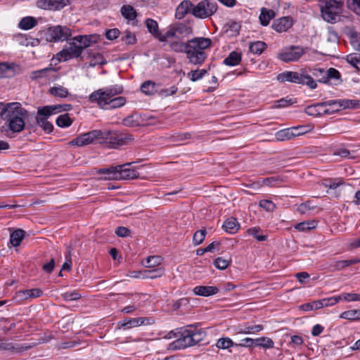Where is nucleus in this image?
<instances>
[{
  "label": "nucleus",
  "instance_id": "f257e3e1",
  "mask_svg": "<svg viewBox=\"0 0 360 360\" xmlns=\"http://www.w3.org/2000/svg\"><path fill=\"white\" fill-rule=\"evenodd\" d=\"M124 91L122 85L115 84L94 91L89 96V101L96 103L104 110L122 107L127 102L124 96H117Z\"/></svg>",
  "mask_w": 360,
  "mask_h": 360
},
{
  "label": "nucleus",
  "instance_id": "f03ea898",
  "mask_svg": "<svg viewBox=\"0 0 360 360\" xmlns=\"http://www.w3.org/2000/svg\"><path fill=\"white\" fill-rule=\"evenodd\" d=\"M212 45V42L210 38L194 37L188 40V46L186 52L188 62L193 65H202L208 56V51Z\"/></svg>",
  "mask_w": 360,
  "mask_h": 360
},
{
  "label": "nucleus",
  "instance_id": "7ed1b4c3",
  "mask_svg": "<svg viewBox=\"0 0 360 360\" xmlns=\"http://www.w3.org/2000/svg\"><path fill=\"white\" fill-rule=\"evenodd\" d=\"M72 108L70 104L52 105L39 107L37 108L35 120L37 124L41 127L46 133L53 131V125L48 121V118L52 115L61 112H67Z\"/></svg>",
  "mask_w": 360,
  "mask_h": 360
},
{
  "label": "nucleus",
  "instance_id": "20e7f679",
  "mask_svg": "<svg viewBox=\"0 0 360 360\" xmlns=\"http://www.w3.org/2000/svg\"><path fill=\"white\" fill-rule=\"evenodd\" d=\"M29 113L27 110L22 107L20 103H12L4 121L8 123V128L13 132L22 131L25 126V120L28 118Z\"/></svg>",
  "mask_w": 360,
  "mask_h": 360
},
{
  "label": "nucleus",
  "instance_id": "39448f33",
  "mask_svg": "<svg viewBox=\"0 0 360 360\" xmlns=\"http://www.w3.org/2000/svg\"><path fill=\"white\" fill-rule=\"evenodd\" d=\"M344 3L342 0H322L321 13L323 19L330 23L340 21L343 10Z\"/></svg>",
  "mask_w": 360,
  "mask_h": 360
},
{
  "label": "nucleus",
  "instance_id": "423d86ee",
  "mask_svg": "<svg viewBox=\"0 0 360 360\" xmlns=\"http://www.w3.org/2000/svg\"><path fill=\"white\" fill-rule=\"evenodd\" d=\"M277 79L280 82H289L298 84H306L311 89H314L317 86L311 76L297 72L285 71L278 75Z\"/></svg>",
  "mask_w": 360,
  "mask_h": 360
},
{
  "label": "nucleus",
  "instance_id": "0eeeda50",
  "mask_svg": "<svg viewBox=\"0 0 360 360\" xmlns=\"http://www.w3.org/2000/svg\"><path fill=\"white\" fill-rule=\"evenodd\" d=\"M206 334L201 329L191 327L181 333V337L176 340L179 347H188L195 345L202 341Z\"/></svg>",
  "mask_w": 360,
  "mask_h": 360
},
{
  "label": "nucleus",
  "instance_id": "6e6552de",
  "mask_svg": "<svg viewBox=\"0 0 360 360\" xmlns=\"http://www.w3.org/2000/svg\"><path fill=\"white\" fill-rule=\"evenodd\" d=\"M100 139H105L109 148H116L131 142L134 140V136L130 134L117 131H103Z\"/></svg>",
  "mask_w": 360,
  "mask_h": 360
},
{
  "label": "nucleus",
  "instance_id": "1a4fd4ad",
  "mask_svg": "<svg viewBox=\"0 0 360 360\" xmlns=\"http://www.w3.org/2000/svg\"><path fill=\"white\" fill-rule=\"evenodd\" d=\"M44 34L46 41H64L70 39L72 30L66 26L55 25L48 27Z\"/></svg>",
  "mask_w": 360,
  "mask_h": 360
},
{
  "label": "nucleus",
  "instance_id": "9d476101",
  "mask_svg": "<svg viewBox=\"0 0 360 360\" xmlns=\"http://www.w3.org/2000/svg\"><path fill=\"white\" fill-rule=\"evenodd\" d=\"M299 154L306 155L307 158H315L322 155H333L340 156L341 158H347L350 155L349 150L342 148L338 147L331 150L330 153H323V149L319 147L309 146L304 148L299 152Z\"/></svg>",
  "mask_w": 360,
  "mask_h": 360
},
{
  "label": "nucleus",
  "instance_id": "9b49d317",
  "mask_svg": "<svg viewBox=\"0 0 360 360\" xmlns=\"http://www.w3.org/2000/svg\"><path fill=\"white\" fill-rule=\"evenodd\" d=\"M217 10V2L202 0L192 8L191 13L197 18L205 19L212 15Z\"/></svg>",
  "mask_w": 360,
  "mask_h": 360
},
{
  "label": "nucleus",
  "instance_id": "f8f14e48",
  "mask_svg": "<svg viewBox=\"0 0 360 360\" xmlns=\"http://www.w3.org/2000/svg\"><path fill=\"white\" fill-rule=\"evenodd\" d=\"M192 32L193 29L191 26L184 23L178 22L171 25L165 34L160 38V40L161 41H166L167 39L172 37L184 39L188 37Z\"/></svg>",
  "mask_w": 360,
  "mask_h": 360
},
{
  "label": "nucleus",
  "instance_id": "ddd939ff",
  "mask_svg": "<svg viewBox=\"0 0 360 360\" xmlns=\"http://www.w3.org/2000/svg\"><path fill=\"white\" fill-rule=\"evenodd\" d=\"M142 165L136 162H128L118 165V180H129L136 179L139 176V170Z\"/></svg>",
  "mask_w": 360,
  "mask_h": 360
},
{
  "label": "nucleus",
  "instance_id": "4468645a",
  "mask_svg": "<svg viewBox=\"0 0 360 360\" xmlns=\"http://www.w3.org/2000/svg\"><path fill=\"white\" fill-rule=\"evenodd\" d=\"M305 49L299 46H290L283 49L278 58L283 62L297 61L304 55Z\"/></svg>",
  "mask_w": 360,
  "mask_h": 360
},
{
  "label": "nucleus",
  "instance_id": "2eb2a0df",
  "mask_svg": "<svg viewBox=\"0 0 360 360\" xmlns=\"http://www.w3.org/2000/svg\"><path fill=\"white\" fill-rule=\"evenodd\" d=\"M102 135V131L92 130L73 139L70 142H69V144L79 147L85 146L90 143H93L96 140L100 139V137Z\"/></svg>",
  "mask_w": 360,
  "mask_h": 360
},
{
  "label": "nucleus",
  "instance_id": "dca6fc26",
  "mask_svg": "<svg viewBox=\"0 0 360 360\" xmlns=\"http://www.w3.org/2000/svg\"><path fill=\"white\" fill-rule=\"evenodd\" d=\"M70 46L64 49L58 53V57L60 61H67L71 58L79 57L82 52V48L77 44L76 41L72 40L69 43Z\"/></svg>",
  "mask_w": 360,
  "mask_h": 360
},
{
  "label": "nucleus",
  "instance_id": "f3484780",
  "mask_svg": "<svg viewBox=\"0 0 360 360\" xmlns=\"http://www.w3.org/2000/svg\"><path fill=\"white\" fill-rule=\"evenodd\" d=\"M68 4H70V0H37V1L38 8L49 11H60Z\"/></svg>",
  "mask_w": 360,
  "mask_h": 360
},
{
  "label": "nucleus",
  "instance_id": "a211bd4d",
  "mask_svg": "<svg viewBox=\"0 0 360 360\" xmlns=\"http://www.w3.org/2000/svg\"><path fill=\"white\" fill-rule=\"evenodd\" d=\"M148 324H150V321L147 318H130L119 321L117 323V327L119 329L123 328L124 330H129L132 328Z\"/></svg>",
  "mask_w": 360,
  "mask_h": 360
},
{
  "label": "nucleus",
  "instance_id": "6ab92c4d",
  "mask_svg": "<svg viewBox=\"0 0 360 360\" xmlns=\"http://www.w3.org/2000/svg\"><path fill=\"white\" fill-rule=\"evenodd\" d=\"M292 25V18L290 16H285L275 20L271 25V27L276 32L281 33L288 31Z\"/></svg>",
  "mask_w": 360,
  "mask_h": 360
},
{
  "label": "nucleus",
  "instance_id": "aec40b11",
  "mask_svg": "<svg viewBox=\"0 0 360 360\" xmlns=\"http://www.w3.org/2000/svg\"><path fill=\"white\" fill-rule=\"evenodd\" d=\"M100 36L98 34H89V35H77L72 38V40L75 41L80 48H82V52L84 49L90 46L92 44H96L98 41Z\"/></svg>",
  "mask_w": 360,
  "mask_h": 360
},
{
  "label": "nucleus",
  "instance_id": "412c9836",
  "mask_svg": "<svg viewBox=\"0 0 360 360\" xmlns=\"http://www.w3.org/2000/svg\"><path fill=\"white\" fill-rule=\"evenodd\" d=\"M34 347L30 344H17L13 342L0 343V350L11 351L13 352H22L27 351Z\"/></svg>",
  "mask_w": 360,
  "mask_h": 360
},
{
  "label": "nucleus",
  "instance_id": "4be33fe9",
  "mask_svg": "<svg viewBox=\"0 0 360 360\" xmlns=\"http://www.w3.org/2000/svg\"><path fill=\"white\" fill-rule=\"evenodd\" d=\"M193 6L194 5L191 1L184 0L176 8L175 18L179 20L183 19L187 13H191Z\"/></svg>",
  "mask_w": 360,
  "mask_h": 360
},
{
  "label": "nucleus",
  "instance_id": "5701e85b",
  "mask_svg": "<svg viewBox=\"0 0 360 360\" xmlns=\"http://www.w3.org/2000/svg\"><path fill=\"white\" fill-rule=\"evenodd\" d=\"M341 75L340 72L335 68H330L326 70L325 77H320L318 79L319 82H322L325 84L330 83V81H338V83L341 82L340 79Z\"/></svg>",
  "mask_w": 360,
  "mask_h": 360
},
{
  "label": "nucleus",
  "instance_id": "b1692460",
  "mask_svg": "<svg viewBox=\"0 0 360 360\" xmlns=\"http://www.w3.org/2000/svg\"><path fill=\"white\" fill-rule=\"evenodd\" d=\"M219 289L215 286L198 285L193 288V292L196 295L208 297L217 294Z\"/></svg>",
  "mask_w": 360,
  "mask_h": 360
},
{
  "label": "nucleus",
  "instance_id": "393cba45",
  "mask_svg": "<svg viewBox=\"0 0 360 360\" xmlns=\"http://www.w3.org/2000/svg\"><path fill=\"white\" fill-rule=\"evenodd\" d=\"M275 17L276 13L274 10L263 7L260 10L259 20L262 26H267L271 20L274 19Z\"/></svg>",
  "mask_w": 360,
  "mask_h": 360
},
{
  "label": "nucleus",
  "instance_id": "a878e982",
  "mask_svg": "<svg viewBox=\"0 0 360 360\" xmlns=\"http://www.w3.org/2000/svg\"><path fill=\"white\" fill-rule=\"evenodd\" d=\"M98 173L103 174L105 179L118 180V165L100 169L98 170Z\"/></svg>",
  "mask_w": 360,
  "mask_h": 360
},
{
  "label": "nucleus",
  "instance_id": "bb28decb",
  "mask_svg": "<svg viewBox=\"0 0 360 360\" xmlns=\"http://www.w3.org/2000/svg\"><path fill=\"white\" fill-rule=\"evenodd\" d=\"M15 68L14 63H0V78L13 77L15 75Z\"/></svg>",
  "mask_w": 360,
  "mask_h": 360
},
{
  "label": "nucleus",
  "instance_id": "cd10ccee",
  "mask_svg": "<svg viewBox=\"0 0 360 360\" xmlns=\"http://www.w3.org/2000/svg\"><path fill=\"white\" fill-rule=\"evenodd\" d=\"M304 112L309 116H321L325 114V110L321 103L309 105L304 109Z\"/></svg>",
  "mask_w": 360,
  "mask_h": 360
},
{
  "label": "nucleus",
  "instance_id": "c85d7f7f",
  "mask_svg": "<svg viewBox=\"0 0 360 360\" xmlns=\"http://www.w3.org/2000/svg\"><path fill=\"white\" fill-rule=\"evenodd\" d=\"M222 227L226 232L233 234L236 233L239 229L240 224L236 218L230 217L224 222Z\"/></svg>",
  "mask_w": 360,
  "mask_h": 360
},
{
  "label": "nucleus",
  "instance_id": "c756f323",
  "mask_svg": "<svg viewBox=\"0 0 360 360\" xmlns=\"http://www.w3.org/2000/svg\"><path fill=\"white\" fill-rule=\"evenodd\" d=\"M120 12L122 15L129 21L136 19L137 13L136 10L131 5H124L121 7Z\"/></svg>",
  "mask_w": 360,
  "mask_h": 360
},
{
  "label": "nucleus",
  "instance_id": "7c9ffc66",
  "mask_svg": "<svg viewBox=\"0 0 360 360\" xmlns=\"http://www.w3.org/2000/svg\"><path fill=\"white\" fill-rule=\"evenodd\" d=\"M37 25V21L35 18L32 16H27L22 18L19 24L18 27L24 30H28L34 27H35Z\"/></svg>",
  "mask_w": 360,
  "mask_h": 360
},
{
  "label": "nucleus",
  "instance_id": "2f4dec72",
  "mask_svg": "<svg viewBox=\"0 0 360 360\" xmlns=\"http://www.w3.org/2000/svg\"><path fill=\"white\" fill-rule=\"evenodd\" d=\"M164 274L163 267L151 268L143 273V278L154 279L161 277Z\"/></svg>",
  "mask_w": 360,
  "mask_h": 360
},
{
  "label": "nucleus",
  "instance_id": "473e14b6",
  "mask_svg": "<svg viewBox=\"0 0 360 360\" xmlns=\"http://www.w3.org/2000/svg\"><path fill=\"white\" fill-rule=\"evenodd\" d=\"M140 90L146 95H153L157 91L156 84L151 80L146 81L141 85Z\"/></svg>",
  "mask_w": 360,
  "mask_h": 360
},
{
  "label": "nucleus",
  "instance_id": "72a5a7b5",
  "mask_svg": "<svg viewBox=\"0 0 360 360\" xmlns=\"http://www.w3.org/2000/svg\"><path fill=\"white\" fill-rule=\"evenodd\" d=\"M146 26L150 33H151L155 37L161 38L160 32L159 31V27L158 22L151 18L146 20Z\"/></svg>",
  "mask_w": 360,
  "mask_h": 360
},
{
  "label": "nucleus",
  "instance_id": "f704fd0d",
  "mask_svg": "<svg viewBox=\"0 0 360 360\" xmlns=\"http://www.w3.org/2000/svg\"><path fill=\"white\" fill-rule=\"evenodd\" d=\"M241 60L240 53L236 51H232L229 55L224 60V64L228 66H235L240 63Z\"/></svg>",
  "mask_w": 360,
  "mask_h": 360
},
{
  "label": "nucleus",
  "instance_id": "c9c22d12",
  "mask_svg": "<svg viewBox=\"0 0 360 360\" xmlns=\"http://www.w3.org/2000/svg\"><path fill=\"white\" fill-rule=\"evenodd\" d=\"M25 232L22 229L14 231L10 236V242L14 247L20 245L21 241L24 238Z\"/></svg>",
  "mask_w": 360,
  "mask_h": 360
},
{
  "label": "nucleus",
  "instance_id": "e433bc0d",
  "mask_svg": "<svg viewBox=\"0 0 360 360\" xmlns=\"http://www.w3.org/2000/svg\"><path fill=\"white\" fill-rule=\"evenodd\" d=\"M254 347H261L264 349H271L274 347V341L267 337L255 339Z\"/></svg>",
  "mask_w": 360,
  "mask_h": 360
},
{
  "label": "nucleus",
  "instance_id": "4c0bfd02",
  "mask_svg": "<svg viewBox=\"0 0 360 360\" xmlns=\"http://www.w3.org/2000/svg\"><path fill=\"white\" fill-rule=\"evenodd\" d=\"M188 40L186 42L180 41H170L169 46L170 49L176 53H184L186 54L187 47L188 46Z\"/></svg>",
  "mask_w": 360,
  "mask_h": 360
},
{
  "label": "nucleus",
  "instance_id": "58836bf2",
  "mask_svg": "<svg viewBox=\"0 0 360 360\" xmlns=\"http://www.w3.org/2000/svg\"><path fill=\"white\" fill-rule=\"evenodd\" d=\"M340 318L352 321H359L360 320V309L345 311L341 313Z\"/></svg>",
  "mask_w": 360,
  "mask_h": 360
},
{
  "label": "nucleus",
  "instance_id": "ea45409f",
  "mask_svg": "<svg viewBox=\"0 0 360 360\" xmlns=\"http://www.w3.org/2000/svg\"><path fill=\"white\" fill-rule=\"evenodd\" d=\"M224 27L226 28V32L229 34V36L233 37L236 36L239 34L240 25L239 22H237L236 21H231L227 22Z\"/></svg>",
  "mask_w": 360,
  "mask_h": 360
},
{
  "label": "nucleus",
  "instance_id": "a19ab883",
  "mask_svg": "<svg viewBox=\"0 0 360 360\" xmlns=\"http://www.w3.org/2000/svg\"><path fill=\"white\" fill-rule=\"evenodd\" d=\"M293 135L292 129H290V128H286L278 131L275 134V137L278 141H283L292 139Z\"/></svg>",
  "mask_w": 360,
  "mask_h": 360
},
{
  "label": "nucleus",
  "instance_id": "79ce46f5",
  "mask_svg": "<svg viewBox=\"0 0 360 360\" xmlns=\"http://www.w3.org/2000/svg\"><path fill=\"white\" fill-rule=\"evenodd\" d=\"M266 48V44L261 41H257L250 44V51L254 54L260 55Z\"/></svg>",
  "mask_w": 360,
  "mask_h": 360
},
{
  "label": "nucleus",
  "instance_id": "37998d69",
  "mask_svg": "<svg viewBox=\"0 0 360 360\" xmlns=\"http://www.w3.org/2000/svg\"><path fill=\"white\" fill-rule=\"evenodd\" d=\"M50 72H56V69L53 68L51 65L50 67L32 72L31 78L35 79L38 78L48 77V73Z\"/></svg>",
  "mask_w": 360,
  "mask_h": 360
},
{
  "label": "nucleus",
  "instance_id": "c03bdc74",
  "mask_svg": "<svg viewBox=\"0 0 360 360\" xmlns=\"http://www.w3.org/2000/svg\"><path fill=\"white\" fill-rule=\"evenodd\" d=\"M248 235L252 236L258 241H264L267 239V236L262 233V231L259 227H253L247 230Z\"/></svg>",
  "mask_w": 360,
  "mask_h": 360
},
{
  "label": "nucleus",
  "instance_id": "a18cd8bd",
  "mask_svg": "<svg viewBox=\"0 0 360 360\" xmlns=\"http://www.w3.org/2000/svg\"><path fill=\"white\" fill-rule=\"evenodd\" d=\"M317 226L316 221H307L297 224L295 228L300 231H308L314 229Z\"/></svg>",
  "mask_w": 360,
  "mask_h": 360
},
{
  "label": "nucleus",
  "instance_id": "49530a36",
  "mask_svg": "<svg viewBox=\"0 0 360 360\" xmlns=\"http://www.w3.org/2000/svg\"><path fill=\"white\" fill-rule=\"evenodd\" d=\"M207 70L205 69L191 70L187 74V77L191 82H197L201 79L206 74Z\"/></svg>",
  "mask_w": 360,
  "mask_h": 360
},
{
  "label": "nucleus",
  "instance_id": "de8ad7c7",
  "mask_svg": "<svg viewBox=\"0 0 360 360\" xmlns=\"http://www.w3.org/2000/svg\"><path fill=\"white\" fill-rule=\"evenodd\" d=\"M49 92L52 96L59 98H66L69 95L68 90L62 86L51 87Z\"/></svg>",
  "mask_w": 360,
  "mask_h": 360
},
{
  "label": "nucleus",
  "instance_id": "09e8293b",
  "mask_svg": "<svg viewBox=\"0 0 360 360\" xmlns=\"http://www.w3.org/2000/svg\"><path fill=\"white\" fill-rule=\"evenodd\" d=\"M162 258L160 256H150L147 258L143 265L148 269L155 268L156 266L160 267V264L162 263Z\"/></svg>",
  "mask_w": 360,
  "mask_h": 360
},
{
  "label": "nucleus",
  "instance_id": "8fccbe9b",
  "mask_svg": "<svg viewBox=\"0 0 360 360\" xmlns=\"http://www.w3.org/2000/svg\"><path fill=\"white\" fill-rule=\"evenodd\" d=\"M56 123L58 127L65 128L70 126L72 121L68 114H63L57 117Z\"/></svg>",
  "mask_w": 360,
  "mask_h": 360
},
{
  "label": "nucleus",
  "instance_id": "3c124183",
  "mask_svg": "<svg viewBox=\"0 0 360 360\" xmlns=\"http://www.w3.org/2000/svg\"><path fill=\"white\" fill-rule=\"evenodd\" d=\"M347 62L357 70H360V54L352 53L347 56Z\"/></svg>",
  "mask_w": 360,
  "mask_h": 360
},
{
  "label": "nucleus",
  "instance_id": "603ef678",
  "mask_svg": "<svg viewBox=\"0 0 360 360\" xmlns=\"http://www.w3.org/2000/svg\"><path fill=\"white\" fill-rule=\"evenodd\" d=\"M264 329V327L261 324L255 326H245L243 329L238 331V333L243 334H252L259 332Z\"/></svg>",
  "mask_w": 360,
  "mask_h": 360
},
{
  "label": "nucleus",
  "instance_id": "864d4df0",
  "mask_svg": "<svg viewBox=\"0 0 360 360\" xmlns=\"http://www.w3.org/2000/svg\"><path fill=\"white\" fill-rule=\"evenodd\" d=\"M206 233L207 231L205 229H200L195 232L193 237V243L195 245L201 244L205 240Z\"/></svg>",
  "mask_w": 360,
  "mask_h": 360
},
{
  "label": "nucleus",
  "instance_id": "5fc2aeb1",
  "mask_svg": "<svg viewBox=\"0 0 360 360\" xmlns=\"http://www.w3.org/2000/svg\"><path fill=\"white\" fill-rule=\"evenodd\" d=\"M321 308L319 300L308 302L300 306V309L304 311H309Z\"/></svg>",
  "mask_w": 360,
  "mask_h": 360
},
{
  "label": "nucleus",
  "instance_id": "6e6d98bb",
  "mask_svg": "<svg viewBox=\"0 0 360 360\" xmlns=\"http://www.w3.org/2000/svg\"><path fill=\"white\" fill-rule=\"evenodd\" d=\"M216 346L219 349H225L233 346V342L229 338H222L218 340Z\"/></svg>",
  "mask_w": 360,
  "mask_h": 360
},
{
  "label": "nucleus",
  "instance_id": "4d7b16f0",
  "mask_svg": "<svg viewBox=\"0 0 360 360\" xmlns=\"http://www.w3.org/2000/svg\"><path fill=\"white\" fill-rule=\"evenodd\" d=\"M342 109L356 108L360 107L359 100L341 99Z\"/></svg>",
  "mask_w": 360,
  "mask_h": 360
},
{
  "label": "nucleus",
  "instance_id": "13d9d810",
  "mask_svg": "<svg viewBox=\"0 0 360 360\" xmlns=\"http://www.w3.org/2000/svg\"><path fill=\"white\" fill-rule=\"evenodd\" d=\"M281 183V179L276 176L268 177L263 180L264 185L271 187H279Z\"/></svg>",
  "mask_w": 360,
  "mask_h": 360
},
{
  "label": "nucleus",
  "instance_id": "bf43d9fd",
  "mask_svg": "<svg viewBox=\"0 0 360 360\" xmlns=\"http://www.w3.org/2000/svg\"><path fill=\"white\" fill-rule=\"evenodd\" d=\"M230 262V260L223 259L222 257H217L214 261V265L219 269L224 270L229 266Z\"/></svg>",
  "mask_w": 360,
  "mask_h": 360
},
{
  "label": "nucleus",
  "instance_id": "052dcab7",
  "mask_svg": "<svg viewBox=\"0 0 360 360\" xmlns=\"http://www.w3.org/2000/svg\"><path fill=\"white\" fill-rule=\"evenodd\" d=\"M178 87L176 85H172L169 88L162 89L159 94L161 96L167 97L175 94L178 91Z\"/></svg>",
  "mask_w": 360,
  "mask_h": 360
},
{
  "label": "nucleus",
  "instance_id": "680f3d73",
  "mask_svg": "<svg viewBox=\"0 0 360 360\" xmlns=\"http://www.w3.org/2000/svg\"><path fill=\"white\" fill-rule=\"evenodd\" d=\"M61 296L65 301L77 300L81 297V295L76 291L66 292L63 293Z\"/></svg>",
  "mask_w": 360,
  "mask_h": 360
},
{
  "label": "nucleus",
  "instance_id": "e2e57ef3",
  "mask_svg": "<svg viewBox=\"0 0 360 360\" xmlns=\"http://www.w3.org/2000/svg\"><path fill=\"white\" fill-rule=\"evenodd\" d=\"M342 184V181L340 179H325L323 185L329 188L335 189L339 186Z\"/></svg>",
  "mask_w": 360,
  "mask_h": 360
},
{
  "label": "nucleus",
  "instance_id": "0e129e2a",
  "mask_svg": "<svg viewBox=\"0 0 360 360\" xmlns=\"http://www.w3.org/2000/svg\"><path fill=\"white\" fill-rule=\"evenodd\" d=\"M259 206L268 212H272L276 208L275 204L269 200H262Z\"/></svg>",
  "mask_w": 360,
  "mask_h": 360
},
{
  "label": "nucleus",
  "instance_id": "69168bd1",
  "mask_svg": "<svg viewBox=\"0 0 360 360\" xmlns=\"http://www.w3.org/2000/svg\"><path fill=\"white\" fill-rule=\"evenodd\" d=\"M122 40L128 45L134 44L136 42V36L131 32H126L125 35L122 37Z\"/></svg>",
  "mask_w": 360,
  "mask_h": 360
},
{
  "label": "nucleus",
  "instance_id": "338daca9",
  "mask_svg": "<svg viewBox=\"0 0 360 360\" xmlns=\"http://www.w3.org/2000/svg\"><path fill=\"white\" fill-rule=\"evenodd\" d=\"M120 33V30L117 28L110 29L106 30L105 36L109 40H114L119 37Z\"/></svg>",
  "mask_w": 360,
  "mask_h": 360
},
{
  "label": "nucleus",
  "instance_id": "774afa93",
  "mask_svg": "<svg viewBox=\"0 0 360 360\" xmlns=\"http://www.w3.org/2000/svg\"><path fill=\"white\" fill-rule=\"evenodd\" d=\"M348 6L350 9L354 11L357 15H360V0H352L348 1Z\"/></svg>",
  "mask_w": 360,
  "mask_h": 360
}]
</instances>
